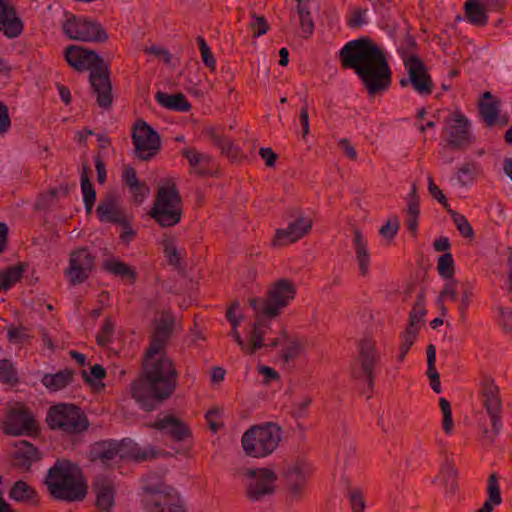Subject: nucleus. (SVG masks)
<instances>
[{
    "instance_id": "nucleus-1",
    "label": "nucleus",
    "mask_w": 512,
    "mask_h": 512,
    "mask_svg": "<svg viewBox=\"0 0 512 512\" xmlns=\"http://www.w3.org/2000/svg\"><path fill=\"white\" fill-rule=\"evenodd\" d=\"M170 336L154 328L144 353L142 374L131 383V394L147 412L157 409L171 398L177 388L179 374L172 359L164 354Z\"/></svg>"
},
{
    "instance_id": "nucleus-2",
    "label": "nucleus",
    "mask_w": 512,
    "mask_h": 512,
    "mask_svg": "<svg viewBox=\"0 0 512 512\" xmlns=\"http://www.w3.org/2000/svg\"><path fill=\"white\" fill-rule=\"evenodd\" d=\"M343 69H353L370 96L386 91L392 72L384 51L369 37L347 42L339 52Z\"/></svg>"
},
{
    "instance_id": "nucleus-3",
    "label": "nucleus",
    "mask_w": 512,
    "mask_h": 512,
    "mask_svg": "<svg viewBox=\"0 0 512 512\" xmlns=\"http://www.w3.org/2000/svg\"><path fill=\"white\" fill-rule=\"evenodd\" d=\"M64 57L67 63L75 70L83 72L89 70V81L99 107L108 109L112 105V86L110 81L109 64L106 63L94 50L71 45L65 50Z\"/></svg>"
},
{
    "instance_id": "nucleus-4",
    "label": "nucleus",
    "mask_w": 512,
    "mask_h": 512,
    "mask_svg": "<svg viewBox=\"0 0 512 512\" xmlns=\"http://www.w3.org/2000/svg\"><path fill=\"white\" fill-rule=\"evenodd\" d=\"M44 484L56 500L72 503L86 498L88 486L81 469L67 459H57L49 468Z\"/></svg>"
},
{
    "instance_id": "nucleus-5",
    "label": "nucleus",
    "mask_w": 512,
    "mask_h": 512,
    "mask_svg": "<svg viewBox=\"0 0 512 512\" xmlns=\"http://www.w3.org/2000/svg\"><path fill=\"white\" fill-rule=\"evenodd\" d=\"M295 295V283L290 279L281 278L270 284L265 297L251 298L249 304L255 315L272 319L281 315Z\"/></svg>"
},
{
    "instance_id": "nucleus-6",
    "label": "nucleus",
    "mask_w": 512,
    "mask_h": 512,
    "mask_svg": "<svg viewBox=\"0 0 512 512\" xmlns=\"http://www.w3.org/2000/svg\"><path fill=\"white\" fill-rule=\"evenodd\" d=\"M282 439V429L274 422L253 425L242 435L241 443L246 455L263 458L272 454Z\"/></svg>"
},
{
    "instance_id": "nucleus-7",
    "label": "nucleus",
    "mask_w": 512,
    "mask_h": 512,
    "mask_svg": "<svg viewBox=\"0 0 512 512\" xmlns=\"http://www.w3.org/2000/svg\"><path fill=\"white\" fill-rule=\"evenodd\" d=\"M46 422L51 430L68 436L80 435L90 426L87 415L80 407L70 403L51 406L47 412Z\"/></svg>"
},
{
    "instance_id": "nucleus-8",
    "label": "nucleus",
    "mask_w": 512,
    "mask_h": 512,
    "mask_svg": "<svg viewBox=\"0 0 512 512\" xmlns=\"http://www.w3.org/2000/svg\"><path fill=\"white\" fill-rule=\"evenodd\" d=\"M481 402L491 421V429L486 426L481 431V443L484 446H492L500 434L502 423V399L500 389L491 377H484L481 382Z\"/></svg>"
},
{
    "instance_id": "nucleus-9",
    "label": "nucleus",
    "mask_w": 512,
    "mask_h": 512,
    "mask_svg": "<svg viewBox=\"0 0 512 512\" xmlns=\"http://www.w3.org/2000/svg\"><path fill=\"white\" fill-rule=\"evenodd\" d=\"M182 198L175 183L158 187L149 215L161 227H173L182 218Z\"/></svg>"
},
{
    "instance_id": "nucleus-10",
    "label": "nucleus",
    "mask_w": 512,
    "mask_h": 512,
    "mask_svg": "<svg viewBox=\"0 0 512 512\" xmlns=\"http://www.w3.org/2000/svg\"><path fill=\"white\" fill-rule=\"evenodd\" d=\"M381 360L376 342L370 337L363 338L358 344V355L351 364L354 379L367 383L370 390L374 387L375 368Z\"/></svg>"
},
{
    "instance_id": "nucleus-11",
    "label": "nucleus",
    "mask_w": 512,
    "mask_h": 512,
    "mask_svg": "<svg viewBox=\"0 0 512 512\" xmlns=\"http://www.w3.org/2000/svg\"><path fill=\"white\" fill-rule=\"evenodd\" d=\"M143 507L148 512H187L179 493L164 485L143 487Z\"/></svg>"
},
{
    "instance_id": "nucleus-12",
    "label": "nucleus",
    "mask_w": 512,
    "mask_h": 512,
    "mask_svg": "<svg viewBox=\"0 0 512 512\" xmlns=\"http://www.w3.org/2000/svg\"><path fill=\"white\" fill-rule=\"evenodd\" d=\"M62 29L64 34L72 40L102 43L108 39L106 31L99 22L75 15L67 18Z\"/></svg>"
},
{
    "instance_id": "nucleus-13",
    "label": "nucleus",
    "mask_w": 512,
    "mask_h": 512,
    "mask_svg": "<svg viewBox=\"0 0 512 512\" xmlns=\"http://www.w3.org/2000/svg\"><path fill=\"white\" fill-rule=\"evenodd\" d=\"M473 297V283L468 280L460 281L458 279H450L444 284L443 289L439 293L438 302L441 303L445 299H449L451 301L458 300V322L461 325H466L468 309Z\"/></svg>"
},
{
    "instance_id": "nucleus-14",
    "label": "nucleus",
    "mask_w": 512,
    "mask_h": 512,
    "mask_svg": "<svg viewBox=\"0 0 512 512\" xmlns=\"http://www.w3.org/2000/svg\"><path fill=\"white\" fill-rule=\"evenodd\" d=\"M132 141L135 146V155L145 161L152 159L161 147L159 134L144 120L136 122Z\"/></svg>"
},
{
    "instance_id": "nucleus-15",
    "label": "nucleus",
    "mask_w": 512,
    "mask_h": 512,
    "mask_svg": "<svg viewBox=\"0 0 512 512\" xmlns=\"http://www.w3.org/2000/svg\"><path fill=\"white\" fill-rule=\"evenodd\" d=\"M245 475L251 478L246 488V496L252 501H261L275 493L276 473L269 468L247 469Z\"/></svg>"
},
{
    "instance_id": "nucleus-16",
    "label": "nucleus",
    "mask_w": 512,
    "mask_h": 512,
    "mask_svg": "<svg viewBox=\"0 0 512 512\" xmlns=\"http://www.w3.org/2000/svg\"><path fill=\"white\" fill-rule=\"evenodd\" d=\"M95 266V256L87 247L71 251L66 275L72 285L85 282Z\"/></svg>"
},
{
    "instance_id": "nucleus-17",
    "label": "nucleus",
    "mask_w": 512,
    "mask_h": 512,
    "mask_svg": "<svg viewBox=\"0 0 512 512\" xmlns=\"http://www.w3.org/2000/svg\"><path fill=\"white\" fill-rule=\"evenodd\" d=\"M296 219L290 222L286 229H277L272 245L275 247L286 246L298 241L307 235L311 229L313 222L310 218L304 217L299 210H294Z\"/></svg>"
},
{
    "instance_id": "nucleus-18",
    "label": "nucleus",
    "mask_w": 512,
    "mask_h": 512,
    "mask_svg": "<svg viewBox=\"0 0 512 512\" xmlns=\"http://www.w3.org/2000/svg\"><path fill=\"white\" fill-rule=\"evenodd\" d=\"M403 61L413 88L421 95H430L433 82L423 61L417 55H409Z\"/></svg>"
},
{
    "instance_id": "nucleus-19",
    "label": "nucleus",
    "mask_w": 512,
    "mask_h": 512,
    "mask_svg": "<svg viewBox=\"0 0 512 512\" xmlns=\"http://www.w3.org/2000/svg\"><path fill=\"white\" fill-rule=\"evenodd\" d=\"M37 429L36 420L26 408H17L9 411L5 423V432L10 435H22Z\"/></svg>"
},
{
    "instance_id": "nucleus-20",
    "label": "nucleus",
    "mask_w": 512,
    "mask_h": 512,
    "mask_svg": "<svg viewBox=\"0 0 512 512\" xmlns=\"http://www.w3.org/2000/svg\"><path fill=\"white\" fill-rule=\"evenodd\" d=\"M96 213L101 222L126 225L127 218L118 204V196L115 193H107L100 201Z\"/></svg>"
},
{
    "instance_id": "nucleus-21",
    "label": "nucleus",
    "mask_w": 512,
    "mask_h": 512,
    "mask_svg": "<svg viewBox=\"0 0 512 512\" xmlns=\"http://www.w3.org/2000/svg\"><path fill=\"white\" fill-rule=\"evenodd\" d=\"M453 116V124H450L447 128V143L453 149H461L470 142L468 134L469 122L460 112H455Z\"/></svg>"
},
{
    "instance_id": "nucleus-22",
    "label": "nucleus",
    "mask_w": 512,
    "mask_h": 512,
    "mask_svg": "<svg viewBox=\"0 0 512 512\" xmlns=\"http://www.w3.org/2000/svg\"><path fill=\"white\" fill-rule=\"evenodd\" d=\"M149 426L159 431H164L176 442L183 441L191 436V431L187 424L172 415H167L162 419H158Z\"/></svg>"
},
{
    "instance_id": "nucleus-23",
    "label": "nucleus",
    "mask_w": 512,
    "mask_h": 512,
    "mask_svg": "<svg viewBox=\"0 0 512 512\" xmlns=\"http://www.w3.org/2000/svg\"><path fill=\"white\" fill-rule=\"evenodd\" d=\"M181 155L187 159L192 173L200 177L212 174L214 164L208 154L201 153L194 147H188L181 151Z\"/></svg>"
},
{
    "instance_id": "nucleus-24",
    "label": "nucleus",
    "mask_w": 512,
    "mask_h": 512,
    "mask_svg": "<svg viewBox=\"0 0 512 512\" xmlns=\"http://www.w3.org/2000/svg\"><path fill=\"white\" fill-rule=\"evenodd\" d=\"M8 496L15 502L23 503L32 507L40 505V496L36 489L22 479L13 483L8 492Z\"/></svg>"
},
{
    "instance_id": "nucleus-25",
    "label": "nucleus",
    "mask_w": 512,
    "mask_h": 512,
    "mask_svg": "<svg viewBox=\"0 0 512 512\" xmlns=\"http://www.w3.org/2000/svg\"><path fill=\"white\" fill-rule=\"evenodd\" d=\"M96 501L95 506L101 512H111L115 506V487L107 479L97 481L93 486Z\"/></svg>"
},
{
    "instance_id": "nucleus-26",
    "label": "nucleus",
    "mask_w": 512,
    "mask_h": 512,
    "mask_svg": "<svg viewBox=\"0 0 512 512\" xmlns=\"http://www.w3.org/2000/svg\"><path fill=\"white\" fill-rule=\"evenodd\" d=\"M122 181L129 188L134 203L139 205L149 196L150 187L138 179L136 170L133 167L126 166L124 168Z\"/></svg>"
},
{
    "instance_id": "nucleus-27",
    "label": "nucleus",
    "mask_w": 512,
    "mask_h": 512,
    "mask_svg": "<svg viewBox=\"0 0 512 512\" xmlns=\"http://www.w3.org/2000/svg\"><path fill=\"white\" fill-rule=\"evenodd\" d=\"M285 480L287 483V500L289 502L301 500L306 485V478L301 468L298 466L289 468L285 473Z\"/></svg>"
},
{
    "instance_id": "nucleus-28",
    "label": "nucleus",
    "mask_w": 512,
    "mask_h": 512,
    "mask_svg": "<svg viewBox=\"0 0 512 512\" xmlns=\"http://www.w3.org/2000/svg\"><path fill=\"white\" fill-rule=\"evenodd\" d=\"M16 447L17 450L14 453V460L18 468L29 470L33 463L41 459L38 448L28 441H20Z\"/></svg>"
},
{
    "instance_id": "nucleus-29",
    "label": "nucleus",
    "mask_w": 512,
    "mask_h": 512,
    "mask_svg": "<svg viewBox=\"0 0 512 512\" xmlns=\"http://www.w3.org/2000/svg\"><path fill=\"white\" fill-rule=\"evenodd\" d=\"M500 104V100L496 99L491 92L486 91L482 95V99L479 102V113L488 127H492L497 123Z\"/></svg>"
},
{
    "instance_id": "nucleus-30",
    "label": "nucleus",
    "mask_w": 512,
    "mask_h": 512,
    "mask_svg": "<svg viewBox=\"0 0 512 512\" xmlns=\"http://www.w3.org/2000/svg\"><path fill=\"white\" fill-rule=\"evenodd\" d=\"M266 319L264 316L256 315V321L251 325L249 345H246L247 354L252 355L264 346L263 337L270 328Z\"/></svg>"
},
{
    "instance_id": "nucleus-31",
    "label": "nucleus",
    "mask_w": 512,
    "mask_h": 512,
    "mask_svg": "<svg viewBox=\"0 0 512 512\" xmlns=\"http://www.w3.org/2000/svg\"><path fill=\"white\" fill-rule=\"evenodd\" d=\"M353 246L360 274L365 276L369 272L370 253L368 251V242L359 229L354 230Z\"/></svg>"
},
{
    "instance_id": "nucleus-32",
    "label": "nucleus",
    "mask_w": 512,
    "mask_h": 512,
    "mask_svg": "<svg viewBox=\"0 0 512 512\" xmlns=\"http://www.w3.org/2000/svg\"><path fill=\"white\" fill-rule=\"evenodd\" d=\"M121 449L124 451L121 455L122 457H128L136 462L146 461L157 456V452L153 447H141L132 441H122Z\"/></svg>"
},
{
    "instance_id": "nucleus-33",
    "label": "nucleus",
    "mask_w": 512,
    "mask_h": 512,
    "mask_svg": "<svg viewBox=\"0 0 512 512\" xmlns=\"http://www.w3.org/2000/svg\"><path fill=\"white\" fill-rule=\"evenodd\" d=\"M121 451V444L112 440H105L96 442L91 449V454L94 460H100L103 463H107L113 460Z\"/></svg>"
},
{
    "instance_id": "nucleus-34",
    "label": "nucleus",
    "mask_w": 512,
    "mask_h": 512,
    "mask_svg": "<svg viewBox=\"0 0 512 512\" xmlns=\"http://www.w3.org/2000/svg\"><path fill=\"white\" fill-rule=\"evenodd\" d=\"M155 99L161 106L169 110L187 112L191 109V104L182 93L169 95L158 91L155 94Z\"/></svg>"
},
{
    "instance_id": "nucleus-35",
    "label": "nucleus",
    "mask_w": 512,
    "mask_h": 512,
    "mask_svg": "<svg viewBox=\"0 0 512 512\" xmlns=\"http://www.w3.org/2000/svg\"><path fill=\"white\" fill-rule=\"evenodd\" d=\"M487 494V500L477 512H493L494 508L502 503V496L496 473H492L488 478Z\"/></svg>"
},
{
    "instance_id": "nucleus-36",
    "label": "nucleus",
    "mask_w": 512,
    "mask_h": 512,
    "mask_svg": "<svg viewBox=\"0 0 512 512\" xmlns=\"http://www.w3.org/2000/svg\"><path fill=\"white\" fill-rule=\"evenodd\" d=\"M24 28L20 17L17 16L16 9H10L5 16L0 17V32L8 38L18 37Z\"/></svg>"
},
{
    "instance_id": "nucleus-37",
    "label": "nucleus",
    "mask_w": 512,
    "mask_h": 512,
    "mask_svg": "<svg viewBox=\"0 0 512 512\" xmlns=\"http://www.w3.org/2000/svg\"><path fill=\"white\" fill-rule=\"evenodd\" d=\"M74 371L64 369L55 374L47 373L43 376L41 382L50 391H58L65 388L73 381Z\"/></svg>"
},
{
    "instance_id": "nucleus-38",
    "label": "nucleus",
    "mask_w": 512,
    "mask_h": 512,
    "mask_svg": "<svg viewBox=\"0 0 512 512\" xmlns=\"http://www.w3.org/2000/svg\"><path fill=\"white\" fill-rule=\"evenodd\" d=\"M208 133L213 144L221 150L222 154H224L231 160H236L239 158L240 149L234 144V142L230 138L217 133L214 129H210Z\"/></svg>"
},
{
    "instance_id": "nucleus-39",
    "label": "nucleus",
    "mask_w": 512,
    "mask_h": 512,
    "mask_svg": "<svg viewBox=\"0 0 512 512\" xmlns=\"http://www.w3.org/2000/svg\"><path fill=\"white\" fill-rule=\"evenodd\" d=\"M427 355V376L430 380L431 388L435 393L441 392L440 375L436 369V347L429 344L426 349Z\"/></svg>"
},
{
    "instance_id": "nucleus-40",
    "label": "nucleus",
    "mask_w": 512,
    "mask_h": 512,
    "mask_svg": "<svg viewBox=\"0 0 512 512\" xmlns=\"http://www.w3.org/2000/svg\"><path fill=\"white\" fill-rule=\"evenodd\" d=\"M286 345L281 352V359L284 363L296 360L304 349V343L298 337H288L286 330L282 331Z\"/></svg>"
},
{
    "instance_id": "nucleus-41",
    "label": "nucleus",
    "mask_w": 512,
    "mask_h": 512,
    "mask_svg": "<svg viewBox=\"0 0 512 512\" xmlns=\"http://www.w3.org/2000/svg\"><path fill=\"white\" fill-rule=\"evenodd\" d=\"M103 268L115 276L129 279L131 284L135 282L137 277L136 271L120 260H107L103 263Z\"/></svg>"
},
{
    "instance_id": "nucleus-42",
    "label": "nucleus",
    "mask_w": 512,
    "mask_h": 512,
    "mask_svg": "<svg viewBox=\"0 0 512 512\" xmlns=\"http://www.w3.org/2000/svg\"><path fill=\"white\" fill-rule=\"evenodd\" d=\"M466 17L470 23L476 26L487 24V15L483 5L476 0H467L465 3Z\"/></svg>"
},
{
    "instance_id": "nucleus-43",
    "label": "nucleus",
    "mask_w": 512,
    "mask_h": 512,
    "mask_svg": "<svg viewBox=\"0 0 512 512\" xmlns=\"http://www.w3.org/2000/svg\"><path fill=\"white\" fill-rule=\"evenodd\" d=\"M25 267L23 264L13 265L0 271V291L10 289L21 280Z\"/></svg>"
},
{
    "instance_id": "nucleus-44",
    "label": "nucleus",
    "mask_w": 512,
    "mask_h": 512,
    "mask_svg": "<svg viewBox=\"0 0 512 512\" xmlns=\"http://www.w3.org/2000/svg\"><path fill=\"white\" fill-rule=\"evenodd\" d=\"M419 334V328H414L411 326H408L405 328V330L400 334V344H399V354L397 356L398 362H403L406 355L408 354L410 348L415 343L417 337Z\"/></svg>"
},
{
    "instance_id": "nucleus-45",
    "label": "nucleus",
    "mask_w": 512,
    "mask_h": 512,
    "mask_svg": "<svg viewBox=\"0 0 512 512\" xmlns=\"http://www.w3.org/2000/svg\"><path fill=\"white\" fill-rule=\"evenodd\" d=\"M425 315H426L425 292H424V290H421L420 293L417 295V298L413 305L412 310L410 311L408 326L420 329L421 322Z\"/></svg>"
},
{
    "instance_id": "nucleus-46",
    "label": "nucleus",
    "mask_w": 512,
    "mask_h": 512,
    "mask_svg": "<svg viewBox=\"0 0 512 512\" xmlns=\"http://www.w3.org/2000/svg\"><path fill=\"white\" fill-rule=\"evenodd\" d=\"M296 10L300 19L301 36L303 38H309L313 34L315 28L309 5L296 7Z\"/></svg>"
},
{
    "instance_id": "nucleus-47",
    "label": "nucleus",
    "mask_w": 512,
    "mask_h": 512,
    "mask_svg": "<svg viewBox=\"0 0 512 512\" xmlns=\"http://www.w3.org/2000/svg\"><path fill=\"white\" fill-rule=\"evenodd\" d=\"M480 173V167L476 162H466L458 170L457 178L461 185L472 183Z\"/></svg>"
},
{
    "instance_id": "nucleus-48",
    "label": "nucleus",
    "mask_w": 512,
    "mask_h": 512,
    "mask_svg": "<svg viewBox=\"0 0 512 512\" xmlns=\"http://www.w3.org/2000/svg\"><path fill=\"white\" fill-rule=\"evenodd\" d=\"M448 213L452 217L453 222L455 223L459 233L465 238L474 239L475 234L473 227L471 226L466 216L452 209H448Z\"/></svg>"
},
{
    "instance_id": "nucleus-49",
    "label": "nucleus",
    "mask_w": 512,
    "mask_h": 512,
    "mask_svg": "<svg viewBox=\"0 0 512 512\" xmlns=\"http://www.w3.org/2000/svg\"><path fill=\"white\" fill-rule=\"evenodd\" d=\"M17 371L8 359H0V382L10 385L18 383Z\"/></svg>"
},
{
    "instance_id": "nucleus-50",
    "label": "nucleus",
    "mask_w": 512,
    "mask_h": 512,
    "mask_svg": "<svg viewBox=\"0 0 512 512\" xmlns=\"http://www.w3.org/2000/svg\"><path fill=\"white\" fill-rule=\"evenodd\" d=\"M437 271L439 275L445 279H454L453 275L455 273L454 268V259L451 253L446 252L441 255L438 259L437 263Z\"/></svg>"
},
{
    "instance_id": "nucleus-51",
    "label": "nucleus",
    "mask_w": 512,
    "mask_h": 512,
    "mask_svg": "<svg viewBox=\"0 0 512 512\" xmlns=\"http://www.w3.org/2000/svg\"><path fill=\"white\" fill-rule=\"evenodd\" d=\"M81 190L86 211L90 214L96 201V191L90 178L83 177L81 180Z\"/></svg>"
},
{
    "instance_id": "nucleus-52",
    "label": "nucleus",
    "mask_w": 512,
    "mask_h": 512,
    "mask_svg": "<svg viewBox=\"0 0 512 512\" xmlns=\"http://www.w3.org/2000/svg\"><path fill=\"white\" fill-rule=\"evenodd\" d=\"M115 324L111 317H106L100 331L96 335V341L99 346H107L112 341Z\"/></svg>"
},
{
    "instance_id": "nucleus-53",
    "label": "nucleus",
    "mask_w": 512,
    "mask_h": 512,
    "mask_svg": "<svg viewBox=\"0 0 512 512\" xmlns=\"http://www.w3.org/2000/svg\"><path fill=\"white\" fill-rule=\"evenodd\" d=\"M162 244L168 263L176 268H179L181 266L182 255L178 251L174 240L171 238L164 239Z\"/></svg>"
},
{
    "instance_id": "nucleus-54",
    "label": "nucleus",
    "mask_w": 512,
    "mask_h": 512,
    "mask_svg": "<svg viewBox=\"0 0 512 512\" xmlns=\"http://www.w3.org/2000/svg\"><path fill=\"white\" fill-rule=\"evenodd\" d=\"M439 406L443 414L442 428L445 434L450 435L453 432L454 422L452 419L451 404L446 398L439 399Z\"/></svg>"
},
{
    "instance_id": "nucleus-55",
    "label": "nucleus",
    "mask_w": 512,
    "mask_h": 512,
    "mask_svg": "<svg viewBox=\"0 0 512 512\" xmlns=\"http://www.w3.org/2000/svg\"><path fill=\"white\" fill-rule=\"evenodd\" d=\"M443 485L446 489V493L454 496L458 490V481H457V470L454 467H448L443 472Z\"/></svg>"
},
{
    "instance_id": "nucleus-56",
    "label": "nucleus",
    "mask_w": 512,
    "mask_h": 512,
    "mask_svg": "<svg viewBox=\"0 0 512 512\" xmlns=\"http://www.w3.org/2000/svg\"><path fill=\"white\" fill-rule=\"evenodd\" d=\"M8 341L15 344H23L30 339L28 330L24 326L16 327L11 325L7 330Z\"/></svg>"
},
{
    "instance_id": "nucleus-57",
    "label": "nucleus",
    "mask_w": 512,
    "mask_h": 512,
    "mask_svg": "<svg viewBox=\"0 0 512 512\" xmlns=\"http://www.w3.org/2000/svg\"><path fill=\"white\" fill-rule=\"evenodd\" d=\"M196 41H197V44L199 45V50L201 52V56H202V60H203L204 64L211 71H215L216 60H215L209 46L207 45L205 39L202 36H198Z\"/></svg>"
},
{
    "instance_id": "nucleus-58",
    "label": "nucleus",
    "mask_w": 512,
    "mask_h": 512,
    "mask_svg": "<svg viewBox=\"0 0 512 512\" xmlns=\"http://www.w3.org/2000/svg\"><path fill=\"white\" fill-rule=\"evenodd\" d=\"M252 21L249 23V28L253 32V37L257 38L269 30V24L264 16H257L255 13L252 14Z\"/></svg>"
},
{
    "instance_id": "nucleus-59",
    "label": "nucleus",
    "mask_w": 512,
    "mask_h": 512,
    "mask_svg": "<svg viewBox=\"0 0 512 512\" xmlns=\"http://www.w3.org/2000/svg\"><path fill=\"white\" fill-rule=\"evenodd\" d=\"M349 499L352 512H364L366 507L364 496L361 490L352 489L349 491Z\"/></svg>"
},
{
    "instance_id": "nucleus-60",
    "label": "nucleus",
    "mask_w": 512,
    "mask_h": 512,
    "mask_svg": "<svg viewBox=\"0 0 512 512\" xmlns=\"http://www.w3.org/2000/svg\"><path fill=\"white\" fill-rule=\"evenodd\" d=\"M154 328L171 337L174 329V318L169 314L162 315L160 319L155 321Z\"/></svg>"
},
{
    "instance_id": "nucleus-61",
    "label": "nucleus",
    "mask_w": 512,
    "mask_h": 512,
    "mask_svg": "<svg viewBox=\"0 0 512 512\" xmlns=\"http://www.w3.org/2000/svg\"><path fill=\"white\" fill-rule=\"evenodd\" d=\"M106 376V371L104 367L100 364H94L90 368V372L88 373L86 370L82 371V377L86 383H93V379H103Z\"/></svg>"
},
{
    "instance_id": "nucleus-62",
    "label": "nucleus",
    "mask_w": 512,
    "mask_h": 512,
    "mask_svg": "<svg viewBox=\"0 0 512 512\" xmlns=\"http://www.w3.org/2000/svg\"><path fill=\"white\" fill-rule=\"evenodd\" d=\"M220 413H221V411L218 408H213V409L209 410L205 415V418L207 420L209 428L213 432H218L221 428L224 427L223 422H221L219 420Z\"/></svg>"
},
{
    "instance_id": "nucleus-63",
    "label": "nucleus",
    "mask_w": 512,
    "mask_h": 512,
    "mask_svg": "<svg viewBox=\"0 0 512 512\" xmlns=\"http://www.w3.org/2000/svg\"><path fill=\"white\" fill-rule=\"evenodd\" d=\"M399 230V221L397 218L389 219L379 230L382 237L393 239Z\"/></svg>"
},
{
    "instance_id": "nucleus-64",
    "label": "nucleus",
    "mask_w": 512,
    "mask_h": 512,
    "mask_svg": "<svg viewBox=\"0 0 512 512\" xmlns=\"http://www.w3.org/2000/svg\"><path fill=\"white\" fill-rule=\"evenodd\" d=\"M419 214V196L417 194L416 186L413 185L408 197L407 216H419Z\"/></svg>"
}]
</instances>
